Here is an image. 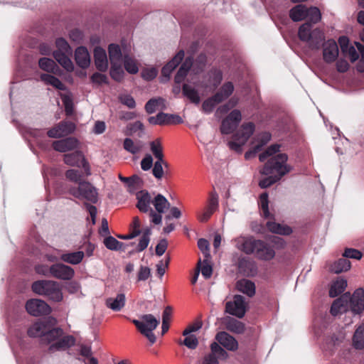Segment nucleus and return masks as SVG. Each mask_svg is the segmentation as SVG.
<instances>
[{
  "label": "nucleus",
  "mask_w": 364,
  "mask_h": 364,
  "mask_svg": "<svg viewBox=\"0 0 364 364\" xmlns=\"http://www.w3.org/2000/svg\"><path fill=\"white\" fill-rule=\"evenodd\" d=\"M56 320L49 317L34 323L28 329L31 337H40L44 344H50L49 351L65 350L75 343V338L71 335H64L63 330L55 327Z\"/></svg>",
  "instance_id": "f257e3e1"
},
{
  "label": "nucleus",
  "mask_w": 364,
  "mask_h": 364,
  "mask_svg": "<svg viewBox=\"0 0 364 364\" xmlns=\"http://www.w3.org/2000/svg\"><path fill=\"white\" fill-rule=\"evenodd\" d=\"M236 247L247 255H254L262 261H270L275 257V250L272 245L253 236L240 237L235 240Z\"/></svg>",
  "instance_id": "f03ea898"
},
{
  "label": "nucleus",
  "mask_w": 364,
  "mask_h": 364,
  "mask_svg": "<svg viewBox=\"0 0 364 364\" xmlns=\"http://www.w3.org/2000/svg\"><path fill=\"white\" fill-rule=\"evenodd\" d=\"M32 291L43 296L53 302H60L63 299L62 289L58 282L53 280H38L31 286Z\"/></svg>",
  "instance_id": "7ed1b4c3"
},
{
  "label": "nucleus",
  "mask_w": 364,
  "mask_h": 364,
  "mask_svg": "<svg viewBox=\"0 0 364 364\" xmlns=\"http://www.w3.org/2000/svg\"><path fill=\"white\" fill-rule=\"evenodd\" d=\"M298 36L301 41L308 43L313 50L320 49L325 43L323 32L319 28L312 30L310 23H304L299 27Z\"/></svg>",
  "instance_id": "20e7f679"
},
{
  "label": "nucleus",
  "mask_w": 364,
  "mask_h": 364,
  "mask_svg": "<svg viewBox=\"0 0 364 364\" xmlns=\"http://www.w3.org/2000/svg\"><path fill=\"white\" fill-rule=\"evenodd\" d=\"M288 156L286 154L279 153L270 158L264 165L261 173L263 175L274 174L279 179L290 172L291 167L287 165Z\"/></svg>",
  "instance_id": "39448f33"
},
{
  "label": "nucleus",
  "mask_w": 364,
  "mask_h": 364,
  "mask_svg": "<svg viewBox=\"0 0 364 364\" xmlns=\"http://www.w3.org/2000/svg\"><path fill=\"white\" fill-rule=\"evenodd\" d=\"M68 193L77 199H84L93 204L98 201L97 188L87 181H81L77 187H70Z\"/></svg>",
  "instance_id": "423d86ee"
},
{
  "label": "nucleus",
  "mask_w": 364,
  "mask_h": 364,
  "mask_svg": "<svg viewBox=\"0 0 364 364\" xmlns=\"http://www.w3.org/2000/svg\"><path fill=\"white\" fill-rule=\"evenodd\" d=\"M136 207L141 213H149L151 217V222L155 225L161 223V215L157 214L150 206L152 200L147 191H140L136 193Z\"/></svg>",
  "instance_id": "0eeeda50"
},
{
  "label": "nucleus",
  "mask_w": 364,
  "mask_h": 364,
  "mask_svg": "<svg viewBox=\"0 0 364 364\" xmlns=\"http://www.w3.org/2000/svg\"><path fill=\"white\" fill-rule=\"evenodd\" d=\"M255 126L252 122L243 124L240 129L234 134L233 141L229 143L230 147L240 152L242 146L247 141L255 132Z\"/></svg>",
  "instance_id": "6e6552de"
},
{
  "label": "nucleus",
  "mask_w": 364,
  "mask_h": 364,
  "mask_svg": "<svg viewBox=\"0 0 364 364\" xmlns=\"http://www.w3.org/2000/svg\"><path fill=\"white\" fill-rule=\"evenodd\" d=\"M63 161L65 164L70 166L82 167L86 176L91 175L90 166L88 161L85 159L83 154L80 151L66 154L64 155Z\"/></svg>",
  "instance_id": "1a4fd4ad"
},
{
  "label": "nucleus",
  "mask_w": 364,
  "mask_h": 364,
  "mask_svg": "<svg viewBox=\"0 0 364 364\" xmlns=\"http://www.w3.org/2000/svg\"><path fill=\"white\" fill-rule=\"evenodd\" d=\"M75 124L67 120H63L56 124L48 130L47 135L50 138L59 139L73 134L75 130Z\"/></svg>",
  "instance_id": "9d476101"
},
{
  "label": "nucleus",
  "mask_w": 364,
  "mask_h": 364,
  "mask_svg": "<svg viewBox=\"0 0 364 364\" xmlns=\"http://www.w3.org/2000/svg\"><path fill=\"white\" fill-rule=\"evenodd\" d=\"M246 311L245 297L241 295H235L233 301H227L225 304V311L239 318L245 316Z\"/></svg>",
  "instance_id": "9b49d317"
},
{
  "label": "nucleus",
  "mask_w": 364,
  "mask_h": 364,
  "mask_svg": "<svg viewBox=\"0 0 364 364\" xmlns=\"http://www.w3.org/2000/svg\"><path fill=\"white\" fill-rule=\"evenodd\" d=\"M218 208V196L215 192H211L207 201L205 207L201 213H198V220L200 223L207 222L212 216V215Z\"/></svg>",
  "instance_id": "f8f14e48"
},
{
  "label": "nucleus",
  "mask_w": 364,
  "mask_h": 364,
  "mask_svg": "<svg viewBox=\"0 0 364 364\" xmlns=\"http://www.w3.org/2000/svg\"><path fill=\"white\" fill-rule=\"evenodd\" d=\"M242 119L241 112L238 109L232 110L221 123L222 134H229L236 129Z\"/></svg>",
  "instance_id": "ddd939ff"
},
{
  "label": "nucleus",
  "mask_w": 364,
  "mask_h": 364,
  "mask_svg": "<svg viewBox=\"0 0 364 364\" xmlns=\"http://www.w3.org/2000/svg\"><path fill=\"white\" fill-rule=\"evenodd\" d=\"M25 308L28 313L34 316L49 314L51 309L44 301L37 299L27 301Z\"/></svg>",
  "instance_id": "4468645a"
},
{
  "label": "nucleus",
  "mask_w": 364,
  "mask_h": 364,
  "mask_svg": "<svg viewBox=\"0 0 364 364\" xmlns=\"http://www.w3.org/2000/svg\"><path fill=\"white\" fill-rule=\"evenodd\" d=\"M228 353L217 343L210 344V353L205 356L203 364H219L218 359L226 360Z\"/></svg>",
  "instance_id": "2eb2a0df"
},
{
  "label": "nucleus",
  "mask_w": 364,
  "mask_h": 364,
  "mask_svg": "<svg viewBox=\"0 0 364 364\" xmlns=\"http://www.w3.org/2000/svg\"><path fill=\"white\" fill-rule=\"evenodd\" d=\"M52 277L61 280H70L75 275L74 269L63 263L51 265Z\"/></svg>",
  "instance_id": "dca6fc26"
},
{
  "label": "nucleus",
  "mask_w": 364,
  "mask_h": 364,
  "mask_svg": "<svg viewBox=\"0 0 364 364\" xmlns=\"http://www.w3.org/2000/svg\"><path fill=\"white\" fill-rule=\"evenodd\" d=\"M348 303L354 314H360L364 310V290L362 288L356 289L350 296L349 293Z\"/></svg>",
  "instance_id": "f3484780"
},
{
  "label": "nucleus",
  "mask_w": 364,
  "mask_h": 364,
  "mask_svg": "<svg viewBox=\"0 0 364 364\" xmlns=\"http://www.w3.org/2000/svg\"><path fill=\"white\" fill-rule=\"evenodd\" d=\"M79 141L75 137H67L63 139L54 141L52 147L54 150L65 153L78 148Z\"/></svg>",
  "instance_id": "a211bd4d"
},
{
  "label": "nucleus",
  "mask_w": 364,
  "mask_h": 364,
  "mask_svg": "<svg viewBox=\"0 0 364 364\" xmlns=\"http://www.w3.org/2000/svg\"><path fill=\"white\" fill-rule=\"evenodd\" d=\"M323 58L326 63L334 62L338 56V47L333 39H329L323 45Z\"/></svg>",
  "instance_id": "6ab92c4d"
},
{
  "label": "nucleus",
  "mask_w": 364,
  "mask_h": 364,
  "mask_svg": "<svg viewBox=\"0 0 364 364\" xmlns=\"http://www.w3.org/2000/svg\"><path fill=\"white\" fill-rule=\"evenodd\" d=\"M217 341L230 351H235L238 348V343L237 340L225 331H220L215 336Z\"/></svg>",
  "instance_id": "aec40b11"
},
{
  "label": "nucleus",
  "mask_w": 364,
  "mask_h": 364,
  "mask_svg": "<svg viewBox=\"0 0 364 364\" xmlns=\"http://www.w3.org/2000/svg\"><path fill=\"white\" fill-rule=\"evenodd\" d=\"M184 55V51L180 50L176 55L162 68V75L166 77H169L173 70L182 62Z\"/></svg>",
  "instance_id": "412c9836"
},
{
  "label": "nucleus",
  "mask_w": 364,
  "mask_h": 364,
  "mask_svg": "<svg viewBox=\"0 0 364 364\" xmlns=\"http://www.w3.org/2000/svg\"><path fill=\"white\" fill-rule=\"evenodd\" d=\"M95 64L97 69L105 72L108 68V60L106 51L101 47H96L94 50Z\"/></svg>",
  "instance_id": "4be33fe9"
},
{
  "label": "nucleus",
  "mask_w": 364,
  "mask_h": 364,
  "mask_svg": "<svg viewBox=\"0 0 364 364\" xmlns=\"http://www.w3.org/2000/svg\"><path fill=\"white\" fill-rule=\"evenodd\" d=\"M75 60L76 64L85 69L90 66V56L87 49L84 46L78 47L75 52Z\"/></svg>",
  "instance_id": "5701e85b"
},
{
  "label": "nucleus",
  "mask_w": 364,
  "mask_h": 364,
  "mask_svg": "<svg viewBox=\"0 0 364 364\" xmlns=\"http://www.w3.org/2000/svg\"><path fill=\"white\" fill-rule=\"evenodd\" d=\"M126 297L124 294H118L115 298L109 297L105 300L107 308L114 311H121L125 306Z\"/></svg>",
  "instance_id": "b1692460"
},
{
  "label": "nucleus",
  "mask_w": 364,
  "mask_h": 364,
  "mask_svg": "<svg viewBox=\"0 0 364 364\" xmlns=\"http://www.w3.org/2000/svg\"><path fill=\"white\" fill-rule=\"evenodd\" d=\"M71 53L54 51L53 57L55 60L67 71L71 72L74 69L73 63L69 58Z\"/></svg>",
  "instance_id": "393cba45"
},
{
  "label": "nucleus",
  "mask_w": 364,
  "mask_h": 364,
  "mask_svg": "<svg viewBox=\"0 0 364 364\" xmlns=\"http://www.w3.org/2000/svg\"><path fill=\"white\" fill-rule=\"evenodd\" d=\"M224 325L225 328L234 333L240 334L245 330V324L232 317H227L224 320Z\"/></svg>",
  "instance_id": "a878e982"
},
{
  "label": "nucleus",
  "mask_w": 364,
  "mask_h": 364,
  "mask_svg": "<svg viewBox=\"0 0 364 364\" xmlns=\"http://www.w3.org/2000/svg\"><path fill=\"white\" fill-rule=\"evenodd\" d=\"M208 81L205 87H213L216 89L223 80V73L220 69L212 68L208 73Z\"/></svg>",
  "instance_id": "bb28decb"
},
{
  "label": "nucleus",
  "mask_w": 364,
  "mask_h": 364,
  "mask_svg": "<svg viewBox=\"0 0 364 364\" xmlns=\"http://www.w3.org/2000/svg\"><path fill=\"white\" fill-rule=\"evenodd\" d=\"M193 65V59L191 57H187L179 68L176 75L174 77V81L177 84L182 82L186 77L189 70Z\"/></svg>",
  "instance_id": "cd10ccee"
},
{
  "label": "nucleus",
  "mask_w": 364,
  "mask_h": 364,
  "mask_svg": "<svg viewBox=\"0 0 364 364\" xmlns=\"http://www.w3.org/2000/svg\"><path fill=\"white\" fill-rule=\"evenodd\" d=\"M349 293H345L340 298L336 299L331 306L330 312L333 316L338 315L342 309L348 304Z\"/></svg>",
  "instance_id": "c85d7f7f"
},
{
  "label": "nucleus",
  "mask_w": 364,
  "mask_h": 364,
  "mask_svg": "<svg viewBox=\"0 0 364 364\" xmlns=\"http://www.w3.org/2000/svg\"><path fill=\"white\" fill-rule=\"evenodd\" d=\"M267 229L276 234L289 235L292 232L291 228L286 225H282L274 221H268L266 223Z\"/></svg>",
  "instance_id": "c756f323"
},
{
  "label": "nucleus",
  "mask_w": 364,
  "mask_h": 364,
  "mask_svg": "<svg viewBox=\"0 0 364 364\" xmlns=\"http://www.w3.org/2000/svg\"><path fill=\"white\" fill-rule=\"evenodd\" d=\"M123 147L127 151L132 154H136L142 150L144 143L140 140L134 141L130 138H126L123 142Z\"/></svg>",
  "instance_id": "7c9ffc66"
},
{
  "label": "nucleus",
  "mask_w": 364,
  "mask_h": 364,
  "mask_svg": "<svg viewBox=\"0 0 364 364\" xmlns=\"http://www.w3.org/2000/svg\"><path fill=\"white\" fill-rule=\"evenodd\" d=\"M141 321H139L143 325L145 331H154L159 326L160 321L152 314H144L141 316Z\"/></svg>",
  "instance_id": "2f4dec72"
},
{
  "label": "nucleus",
  "mask_w": 364,
  "mask_h": 364,
  "mask_svg": "<svg viewBox=\"0 0 364 364\" xmlns=\"http://www.w3.org/2000/svg\"><path fill=\"white\" fill-rule=\"evenodd\" d=\"M347 287V281L342 278L335 280L329 289L330 297L334 298L343 293Z\"/></svg>",
  "instance_id": "473e14b6"
},
{
  "label": "nucleus",
  "mask_w": 364,
  "mask_h": 364,
  "mask_svg": "<svg viewBox=\"0 0 364 364\" xmlns=\"http://www.w3.org/2000/svg\"><path fill=\"white\" fill-rule=\"evenodd\" d=\"M84 256L85 254L82 251H77L63 254L60 256V259L68 264H78L82 261Z\"/></svg>",
  "instance_id": "72a5a7b5"
},
{
  "label": "nucleus",
  "mask_w": 364,
  "mask_h": 364,
  "mask_svg": "<svg viewBox=\"0 0 364 364\" xmlns=\"http://www.w3.org/2000/svg\"><path fill=\"white\" fill-rule=\"evenodd\" d=\"M307 7L303 4H299L293 7L289 11V16L294 21H300L306 18Z\"/></svg>",
  "instance_id": "f704fd0d"
},
{
  "label": "nucleus",
  "mask_w": 364,
  "mask_h": 364,
  "mask_svg": "<svg viewBox=\"0 0 364 364\" xmlns=\"http://www.w3.org/2000/svg\"><path fill=\"white\" fill-rule=\"evenodd\" d=\"M237 287L240 291L247 294L250 297L253 296L255 294V285L252 282L248 279L239 281L237 283Z\"/></svg>",
  "instance_id": "c9c22d12"
},
{
  "label": "nucleus",
  "mask_w": 364,
  "mask_h": 364,
  "mask_svg": "<svg viewBox=\"0 0 364 364\" xmlns=\"http://www.w3.org/2000/svg\"><path fill=\"white\" fill-rule=\"evenodd\" d=\"M234 91V85L231 82L224 83L219 90L214 95H218L217 99L220 103L228 99Z\"/></svg>",
  "instance_id": "e433bc0d"
},
{
  "label": "nucleus",
  "mask_w": 364,
  "mask_h": 364,
  "mask_svg": "<svg viewBox=\"0 0 364 364\" xmlns=\"http://www.w3.org/2000/svg\"><path fill=\"white\" fill-rule=\"evenodd\" d=\"M41 80L47 85H52L58 90H65V85L56 77L50 74H41Z\"/></svg>",
  "instance_id": "4c0bfd02"
},
{
  "label": "nucleus",
  "mask_w": 364,
  "mask_h": 364,
  "mask_svg": "<svg viewBox=\"0 0 364 364\" xmlns=\"http://www.w3.org/2000/svg\"><path fill=\"white\" fill-rule=\"evenodd\" d=\"M108 53L111 64L121 63L122 53L120 47L117 44H110L108 47Z\"/></svg>",
  "instance_id": "58836bf2"
},
{
  "label": "nucleus",
  "mask_w": 364,
  "mask_h": 364,
  "mask_svg": "<svg viewBox=\"0 0 364 364\" xmlns=\"http://www.w3.org/2000/svg\"><path fill=\"white\" fill-rule=\"evenodd\" d=\"M38 65L41 69L50 73L55 74L58 70L56 63L53 60L46 57L39 59Z\"/></svg>",
  "instance_id": "ea45409f"
},
{
  "label": "nucleus",
  "mask_w": 364,
  "mask_h": 364,
  "mask_svg": "<svg viewBox=\"0 0 364 364\" xmlns=\"http://www.w3.org/2000/svg\"><path fill=\"white\" fill-rule=\"evenodd\" d=\"M152 203L157 211V214L161 215L166 209L168 208L170 203L168 200L161 194H158L152 200Z\"/></svg>",
  "instance_id": "a19ab883"
},
{
  "label": "nucleus",
  "mask_w": 364,
  "mask_h": 364,
  "mask_svg": "<svg viewBox=\"0 0 364 364\" xmlns=\"http://www.w3.org/2000/svg\"><path fill=\"white\" fill-rule=\"evenodd\" d=\"M183 94L186 96L192 103L196 105H198L200 101V98L198 91L191 87L188 84H184L183 85Z\"/></svg>",
  "instance_id": "79ce46f5"
},
{
  "label": "nucleus",
  "mask_w": 364,
  "mask_h": 364,
  "mask_svg": "<svg viewBox=\"0 0 364 364\" xmlns=\"http://www.w3.org/2000/svg\"><path fill=\"white\" fill-rule=\"evenodd\" d=\"M350 268V262L344 257L336 261L331 267V269L336 274L348 271Z\"/></svg>",
  "instance_id": "37998d69"
},
{
  "label": "nucleus",
  "mask_w": 364,
  "mask_h": 364,
  "mask_svg": "<svg viewBox=\"0 0 364 364\" xmlns=\"http://www.w3.org/2000/svg\"><path fill=\"white\" fill-rule=\"evenodd\" d=\"M353 346L356 349L364 348V325L360 326L355 331L353 337Z\"/></svg>",
  "instance_id": "c03bdc74"
},
{
  "label": "nucleus",
  "mask_w": 364,
  "mask_h": 364,
  "mask_svg": "<svg viewBox=\"0 0 364 364\" xmlns=\"http://www.w3.org/2000/svg\"><path fill=\"white\" fill-rule=\"evenodd\" d=\"M150 150L156 160L164 158L163 146L160 139H156L149 143Z\"/></svg>",
  "instance_id": "a18cd8bd"
},
{
  "label": "nucleus",
  "mask_w": 364,
  "mask_h": 364,
  "mask_svg": "<svg viewBox=\"0 0 364 364\" xmlns=\"http://www.w3.org/2000/svg\"><path fill=\"white\" fill-rule=\"evenodd\" d=\"M124 69L130 74H136L139 71V67L136 60L129 56L124 55L123 58Z\"/></svg>",
  "instance_id": "49530a36"
},
{
  "label": "nucleus",
  "mask_w": 364,
  "mask_h": 364,
  "mask_svg": "<svg viewBox=\"0 0 364 364\" xmlns=\"http://www.w3.org/2000/svg\"><path fill=\"white\" fill-rule=\"evenodd\" d=\"M104 245L110 250H124L125 245L118 241L112 236H108L104 240Z\"/></svg>",
  "instance_id": "de8ad7c7"
},
{
  "label": "nucleus",
  "mask_w": 364,
  "mask_h": 364,
  "mask_svg": "<svg viewBox=\"0 0 364 364\" xmlns=\"http://www.w3.org/2000/svg\"><path fill=\"white\" fill-rule=\"evenodd\" d=\"M237 266L240 272L249 274L255 269L253 262L248 257H242L239 258Z\"/></svg>",
  "instance_id": "09e8293b"
},
{
  "label": "nucleus",
  "mask_w": 364,
  "mask_h": 364,
  "mask_svg": "<svg viewBox=\"0 0 364 364\" xmlns=\"http://www.w3.org/2000/svg\"><path fill=\"white\" fill-rule=\"evenodd\" d=\"M168 168L169 166L168 163L164 160V159L160 160H156L154 164V167L152 169V174L157 179H161L164 176V168Z\"/></svg>",
  "instance_id": "8fccbe9b"
},
{
  "label": "nucleus",
  "mask_w": 364,
  "mask_h": 364,
  "mask_svg": "<svg viewBox=\"0 0 364 364\" xmlns=\"http://www.w3.org/2000/svg\"><path fill=\"white\" fill-rule=\"evenodd\" d=\"M160 114H163L164 117L161 118L162 126L169 124H179L183 123L182 118L175 114H167L164 112H159Z\"/></svg>",
  "instance_id": "3c124183"
},
{
  "label": "nucleus",
  "mask_w": 364,
  "mask_h": 364,
  "mask_svg": "<svg viewBox=\"0 0 364 364\" xmlns=\"http://www.w3.org/2000/svg\"><path fill=\"white\" fill-rule=\"evenodd\" d=\"M126 135H133L134 134L139 132L137 134L139 137H141L143 135L144 126L143 123L140 121H136L133 123H129L127 127Z\"/></svg>",
  "instance_id": "603ef678"
},
{
  "label": "nucleus",
  "mask_w": 364,
  "mask_h": 364,
  "mask_svg": "<svg viewBox=\"0 0 364 364\" xmlns=\"http://www.w3.org/2000/svg\"><path fill=\"white\" fill-rule=\"evenodd\" d=\"M306 18L311 25L318 23L321 18L320 10L317 7L307 8Z\"/></svg>",
  "instance_id": "864d4df0"
},
{
  "label": "nucleus",
  "mask_w": 364,
  "mask_h": 364,
  "mask_svg": "<svg viewBox=\"0 0 364 364\" xmlns=\"http://www.w3.org/2000/svg\"><path fill=\"white\" fill-rule=\"evenodd\" d=\"M132 323L134 324V326L136 327L137 330L144 335L146 338H148L149 342L151 344H154L156 341V336L153 333V331H145V329L143 328V325L141 323H139V320L136 319H132Z\"/></svg>",
  "instance_id": "5fc2aeb1"
},
{
  "label": "nucleus",
  "mask_w": 364,
  "mask_h": 364,
  "mask_svg": "<svg viewBox=\"0 0 364 364\" xmlns=\"http://www.w3.org/2000/svg\"><path fill=\"white\" fill-rule=\"evenodd\" d=\"M218 98V95H213L205 100L202 104V111L207 114L211 113L215 105L220 103L217 100Z\"/></svg>",
  "instance_id": "6e6d98bb"
},
{
  "label": "nucleus",
  "mask_w": 364,
  "mask_h": 364,
  "mask_svg": "<svg viewBox=\"0 0 364 364\" xmlns=\"http://www.w3.org/2000/svg\"><path fill=\"white\" fill-rule=\"evenodd\" d=\"M172 315V309L171 306H168L165 308L162 314V326L161 331L164 335L166 333L169 329V321L171 320Z\"/></svg>",
  "instance_id": "4d7b16f0"
},
{
  "label": "nucleus",
  "mask_w": 364,
  "mask_h": 364,
  "mask_svg": "<svg viewBox=\"0 0 364 364\" xmlns=\"http://www.w3.org/2000/svg\"><path fill=\"white\" fill-rule=\"evenodd\" d=\"M259 205L261 208L262 215L264 218H268L270 216L269 211L268 193H263L259 196Z\"/></svg>",
  "instance_id": "13d9d810"
},
{
  "label": "nucleus",
  "mask_w": 364,
  "mask_h": 364,
  "mask_svg": "<svg viewBox=\"0 0 364 364\" xmlns=\"http://www.w3.org/2000/svg\"><path fill=\"white\" fill-rule=\"evenodd\" d=\"M164 100L161 97L151 98L145 105V110L148 114H152L156 111L159 106L163 104Z\"/></svg>",
  "instance_id": "bf43d9fd"
},
{
  "label": "nucleus",
  "mask_w": 364,
  "mask_h": 364,
  "mask_svg": "<svg viewBox=\"0 0 364 364\" xmlns=\"http://www.w3.org/2000/svg\"><path fill=\"white\" fill-rule=\"evenodd\" d=\"M124 75L121 63L111 64L110 76L113 80L120 82L123 80Z\"/></svg>",
  "instance_id": "052dcab7"
},
{
  "label": "nucleus",
  "mask_w": 364,
  "mask_h": 364,
  "mask_svg": "<svg viewBox=\"0 0 364 364\" xmlns=\"http://www.w3.org/2000/svg\"><path fill=\"white\" fill-rule=\"evenodd\" d=\"M280 145L272 144L269 146L265 151L259 155V159L261 162H264L268 157L279 151Z\"/></svg>",
  "instance_id": "680f3d73"
},
{
  "label": "nucleus",
  "mask_w": 364,
  "mask_h": 364,
  "mask_svg": "<svg viewBox=\"0 0 364 364\" xmlns=\"http://www.w3.org/2000/svg\"><path fill=\"white\" fill-rule=\"evenodd\" d=\"M65 175L66 178L72 182L77 183V186L79 185V183L84 181L82 179V176L78 170L69 169L66 171Z\"/></svg>",
  "instance_id": "e2e57ef3"
},
{
  "label": "nucleus",
  "mask_w": 364,
  "mask_h": 364,
  "mask_svg": "<svg viewBox=\"0 0 364 364\" xmlns=\"http://www.w3.org/2000/svg\"><path fill=\"white\" fill-rule=\"evenodd\" d=\"M272 139V135L269 132H264L261 133L257 139V144L255 145L257 150H262V147L266 145Z\"/></svg>",
  "instance_id": "0e129e2a"
},
{
  "label": "nucleus",
  "mask_w": 364,
  "mask_h": 364,
  "mask_svg": "<svg viewBox=\"0 0 364 364\" xmlns=\"http://www.w3.org/2000/svg\"><path fill=\"white\" fill-rule=\"evenodd\" d=\"M259 182V186L261 188H267L280 180L279 177H277L274 175L272 176L271 174Z\"/></svg>",
  "instance_id": "69168bd1"
},
{
  "label": "nucleus",
  "mask_w": 364,
  "mask_h": 364,
  "mask_svg": "<svg viewBox=\"0 0 364 364\" xmlns=\"http://www.w3.org/2000/svg\"><path fill=\"white\" fill-rule=\"evenodd\" d=\"M200 271L201 272L202 275L205 279H209L212 276L213 274V268L212 266L207 262L206 259L203 260L200 264Z\"/></svg>",
  "instance_id": "338daca9"
},
{
  "label": "nucleus",
  "mask_w": 364,
  "mask_h": 364,
  "mask_svg": "<svg viewBox=\"0 0 364 364\" xmlns=\"http://www.w3.org/2000/svg\"><path fill=\"white\" fill-rule=\"evenodd\" d=\"M158 74V70L155 68H146L141 71V77L147 81L154 80Z\"/></svg>",
  "instance_id": "774afa93"
}]
</instances>
